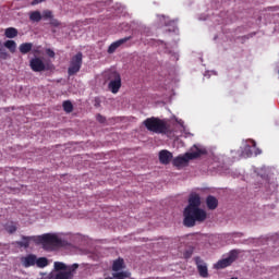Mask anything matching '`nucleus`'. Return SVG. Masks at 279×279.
<instances>
[{"label":"nucleus","mask_w":279,"mask_h":279,"mask_svg":"<svg viewBox=\"0 0 279 279\" xmlns=\"http://www.w3.org/2000/svg\"><path fill=\"white\" fill-rule=\"evenodd\" d=\"M189 204L183 210V226L185 228H194L196 223H204L208 214L199 208L202 206V197L197 193H192L189 197Z\"/></svg>","instance_id":"f257e3e1"},{"label":"nucleus","mask_w":279,"mask_h":279,"mask_svg":"<svg viewBox=\"0 0 279 279\" xmlns=\"http://www.w3.org/2000/svg\"><path fill=\"white\" fill-rule=\"evenodd\" d=\"M38 243L43 245L46 252H53L66 245V241L60 239L53 233H45L43 235H38Z\"/></svg>","instance_id":"f03ea898"},{"label":"nucleus","mask_w":279,"mask_h":279,"mask_svg":"<svg viewBox=\"0 0 279 279\" xmlns=\"http://www.w3.org/2000/svg\"><path fill=\"white\" fill-rule=\"evenodd\" d=\"M143 125H145L148 132H154V134H169L171 132L169 123L156 117L147 118L144 120Z\"/></svg>","instance_id":"7ed1b4c3"},{"label":"nucleus","mask_w":279,"mask_h":279,"mask_svg":"<svg viewBox=\"0 0 279 279\" xmlns=\"http://www.w3.org/2000/svg\"><path fill=\"white\" fill-rule=\"evenodd\" d=\"M204 154H206L205 149H201L197 145H194L190 153H185L183 156L174 158L172 165L174 167H184V165H189V160H195V158H199V156H204Z\"/></svg>","instance_id":"20e7f679"},{"label":"nucleus","mask_w":279,"mask_h":279,"mask_svg":"<svg viewBox=\"0 0 279 279\" xmlns=\"http://www.w3.org/2000/svg\"><path fill=\"white\" fill-rule=\"evenodd\" d=\"M84 60V54L82 52H77L70 59V65L68 68V75L71 77L73 75H77L82 69Z\"/></svg>","instance_id":"39448f33"},{"label":"nucleus","mask_w":279,"mask_h":279,"mask_svg":"<svg viewBox=\"0 0 279 279\" xmlns=\"http://www.w3.org/2000/svg\"><path fill=\"white\" fill-rule=\"evenodd\" d=\"M108 88L113 93V95H117V93H119V90L121 89V74H119V72L113 71L109 74Z\"/></svg>","instance_id":"423d86ee"},{"label":"nucleus","mask_w":279,"mask_h":279,"mask_svg":"<svg viewBox=\"0 0 279 279\" xmlns=\"http://www.w3.org/2000/svg\"><path fill=\"white\" fill-rule=\"evenodd\" d=\"M80 265L74 264L69 270L59 271L57 274L50 272L47 275V277H44L43 279H73V271L77 269Z\"/></svg>","instance_id":"0eeeda50"},{"label":"nucleus","mask_w":279,"mask_h":279,"mask_svg":"<svg viewBox=\"0 0 279 279\" xmlns=\"http://www.w3.org/2000/svg\"><path fill=\"white\" fill-rule=\"evenodd\" d=\"M236 258H239V251L233 250L229 253L227 258H223L216 264V269H226V267H230Z\"/></svg>","instance_id":"6e6552de"},{"label":"nucleus","mask_w":279,"mask_h":279,"mask_svg":"<svg viewBox=\"0 0 279 279\" xmlns=\"http://www.w3.org/2000/svg\"><path fill=\"white\" fill-rule=\"evenodd\" d=\"M29 66L32 69V71H34L35 73H40L43 71H45L46 66H45V62H43V59L36 57L33 58L29 62Z\"/></svg>","instance_id":"1a4fd4ad"},{"label":"nucleus","mask_w":279,"mask_h":279,"mask_svg":"<svg viewBox=\"0 0 279 279\" xmlns=\"http://www.w3.org/2000/svg\"><path fill=\"white\" fill-rule=\"evenodd\" d=\"M195 263L197 266V270L201 278H208V266H206V263L202 260L201 257L195 258Z\"/></svg>","instance_id":"9d476101"},{"label":"nucleus","mask_w":279,"mask_h":279,"mask_svg":"<svg viewBox=\"0 0 279 279\" xmlns=\"http://www.w3.org/2000/svg\"><path fill=\"white\" fill-rule=\"evenodd\" d=\"M128 40H132V36H128V37L118 39L117 41H113L108 48V53H114V51H117L119 47H121V45H125Z\"/></svg>","instance_id":"9b49d317"},{"label":"nucleus","mask_w":279,"mask_h":279,"mask_svg":"<svg viewBox=\"0 0 279 279\" xmlns=\"http://www.w3.org/2000/svg\"><path fill=\"white\" fill-rule=\"evenodd\" d=\"M173 160V154L167 149L159 151V162L161 165H169Z\"/></svg>","instance_id":"f8f14e48"},{"label":"nucleus","mask_w":279,"mask_h":279,"mask_svg":"<svg viewBox=\"0 0 279 279\" xmlns=\"http://www.w3.org/2000/svg\"><path fill=\"white\" fill-rule=\"evenodd\" d=\"M36 255L34 254H28L24 257L21 258V263L23 265V267H34V265H36Z\"/></svg>","instance_id":"ddd939ff"},{"label":"nucleus","mask_w":279,"mask_h":279,"mask_svg":"<svg viewBox=\"0 0 279 279\" xmlns=\"http://www.w3.org/2000/svg\"><path fill=\"white\" fill-rule=\"evenodd\" d=\"M33 241L34 243H38V235H33V236H22V241L17 242V245L20 247H25V250H27V247H29V242Z\"/></svg>","instance_id":"4468645a"},{"label":"nucleus","mask_w":279,"mask_h":279,"mask_svg":"<svg viewBox=\"0 0 279 279\" xmlns=\"http://www.w3.org/2000/svg\"><path fill=\"white\" fill-rule=\"evenodd\" d=\"M206 204L209 210H215L217 209V206H219V201L217 199V197L209 195L206 198Z\"/></svg>","instance_id":"2eb2a0df"},{"label":"nucleus","mask_w":279,"mask_h":279,"mask_svg":"<svg viewBox=\"0 0 279 279\" xmlns=\"http://www.w3.org/2000/svg\"><path fill=\"white\" fill-rule=\"evenodd\" d=\"M33 47H34V44L24 43V44L20 45L19 49H20V52H22V54L25 56V54L29 53V51H32Z\"/></svg>","instance_id":"dca6fc26"},{"label":"nucleus","mask_w":279,"mask_h":279,"mask_svg":"<svg viewBox=\"0 0 279 279\" xmlns=\"http://www.w3.org/2000/svg\"><path fill=\"white\" fill-rule=\"evenodd\" d=\"M131 274L129 271H120V272H113L112 277H107L105 279H125L130 278Z\"/></svg>","instance_id":"f3484780"},{"label":"nucleus","mask_w":279,"mask_h":279,"mask_svg":"<svg viewBox=\"0 0 279 279\" xmlns=\"http://www.w3.org/2000/svg\"><path fill=\"white\" fill-rule=\"evenodd\" d=\"M29 21H32L33 23H40V21H43V14L40 13V11H33L29 14Z\"/></svg>","instance_id":"a211bd4d"},{"label":"nucleus","mask_w":279,"mask_h":279,"mask_svg":"<svg viewBox=\"0 0 279 279\" xmlns=\"http://www.w3.org/2000/svg\"><path fill=\"white\" fill-rule=\"evenodd\" d=\"M5 38H16L19 36V29L14 27H9L4 31Z\"/></svg>","instance_id":"6ab92c4d"},{"label":"nucleus","mask_w":279,"mask_h":279,"mask_svg":"<svg viewBox=\"0 0 279 279\" xmlns=\"http://www.w3.org/2000/svg\"><path fill=\"white\" fill-rule=\"evenodd\" d=\"M4 47H5L7 49H9V51H10L11 53H15V51H16V41H14V40H7V41L4 43Z\"/></svg>","instance_id":"aec40b11"},{"label":"nucleus","mask_w":279,"mask_h":279,"mask_svg":"<svg viewBox=\"0 0 279 279\" xmlns=\"http://www.w3.org/2000/svg\"><path fill=\"white\" fill-rule=\"evenodd\" d=\"M123 258H118L117 260L113 262L112 265V271H121L123 268Z\"/></svg>","instance_id":"412c9836"},{"label":"nucleus","mask_w":279,"mask_h":279,"mask_svg":"<svg viewBox=\"0 0 279 279\" xmlns=\"http://www.w3.org/2000/svg\"><path fill=\"white\" fill-rule=\"evenodd\" d=\"M35 265L40 268L47 267V265H49V260L47 259V257H36Z\"/></svg>","instance_id":"4be33fe9"},{"label":"nucleus","mask_w":279,"mask_h":279,"mask_svg":"<svg viewBox=\"0 0 279 279\" xmlns=\"http://www.w3.org/2000/svg\"><path fill=\"white\" fill-rule=\"evenodd\" d=\"M253 148H254L253 146L246 145L243 150V156H245L246 158H252V156H254Z\"/></svg>","instance_id":"5701e85b"},{"label":"nucleus","mask_w":279,"mask_h":279,"mask_svg":"<svg viewBox=\"0 0 279 279\" xmlns=\"http://www.w3.org/2000/svg\"><path fill=\"white\" fill-rule=\"evenodd\" d=\"M54 269L56 271H66V266L62 262H54Z\"/></svg>","instance_id":"b1692460"},{"label":"nucleus","mask_w":279,"mask_h":279,"mask_svg":"<svg viewBox=\"0 0 279 279\" xmlns=\"http://www.w3.org/2000/svg\"><path fill=\"white\" fill-rule=\"evenodd\" d=\"M63 110L65 112H73V104L71 102V100L63 101Z\"/></svg>","instance_id":"393cba45"},{"label":"nucleus","mask_w":279,"mask_h":279,"mask_svg":"<svg viewBox=\"0 0 279 279\" xmlns=\"http://www.w3.org/2000/svg\"><path fill=\"white\" fill-rule=\"evenodd\" d=\"M43 19H53V12L49 11V10H45L43 11Z\"/></svg>","instance_id":"a878e982"},{"label":"nucleus","mask_w":279,"mask_h":279,"mask_svg":"<svg viewBox=\"0 0 279 279\" xmlns=\"http://www.w3.org/2000/svg\"><path fill=\"white\" fill-rule=\"evenodd\" d=\"M7 231H9L10 234H14V232L16 231V226L15 225H8L7 226Z\"/></svg>","instance_id":"bb28decb"},{"label":"nucleus","mask_w":279,"mask_h":279,"mask_svg":"<svg viewBox=\"0 0 279 279\" xmlns=\"http://www.w3.org/2000/svg\"><path fill=\"white\" fill-rule=\"evenodd\" d=\"M50 25H52V27H60V22L57 19H51L50 20Z\"/></svg>","instance_id":"cd10ccee"},{"label":"nucleus","mask_w":279,"mask_h":279,"mask_svg":"<svg viewBox=\"0 0 279 279\" xmlns=\"http://www.w3.org/2000/svg\"><path fill=\"white\" fill-rule=\"evenodd\" d=\"M96 119H97L98 123H106V117H104L101 114H97Z\"/></svg>","instance_id":"c85d7f7f"},{"label":"nucleus","mask_w":279,"mask_h":279,"mask_svg":"<svg viewBox=\"0 0 279 279\" xmlns=\"http://www.w3.org/2000/svg\"><path fill=\"white\" fill-rule=\"evenodd\" d=\"M253 149H255V156H259V154H263V150L256 148V142H253Z\"/></svg>","instance_id":"c756f323"},{"label":"nucleus","mask_w":279,"mask_h":279,"mask_svg":"<svg viewBox=\"0 0 279 279\" xmlns=\"http://www.w3.org/2000/svg\"><path fill=\"white\" fill-rule=\"evenodd\" d=\"M46 53H47V56H49V58H56V52L51 49H47Z\"/></svg>","instance_id":"7c9ffc66"},{"label":"nucleus","mask_w":279,"mask_h":279,"mask_svg":"<svg viewBox=\"0 0 279 279\" xmlns=\"http://www.w3.org/2000/svg\"><path fill=\"white\" fill-rule=\"evenodd\" d=\"M43 2H45V0H33L31 2V5H38L39 3H43Z\"/></svg>","instance_id":"2f4dec72"},{"label":"nucleus","mask_w":279,"mask_h":279,"mask_svg":"<svg viewBox=\"0 0 279 279\" xmlns=\"http://www.w3.org/2000/svg\"><path fill=\"white\" fill-rule=\"evenodd\" d=\"M231 279H239V278H236V277H232Z\"/></svg>","instance_id":"473e14b6"}]
</instances>
